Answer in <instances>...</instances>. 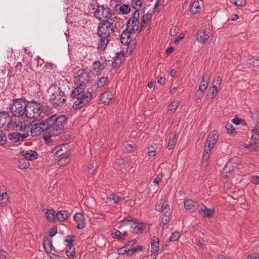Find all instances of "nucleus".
<instances>
[{
  "mask_svg": "<svg viewBox=\"0 0 259 259\" xmlns=\"http://www.w3.org/2000/svg\"><path fill=\"white\" fill-rule=\"evenodd\" d=\"M85 88V84L82 81L77 83L76 87L70 94L71 98L77 99L72 105L75 110L81 108L92 100V94L91 92L84 93Z\"/></svg>",
  "mask_w": 259,
  "mask_h": 259,
  "instance_id": "obj_1",
  "label": "nucleus"
},
{
  "mask_svg": "<svg viewBox=\"0 0 259 259\" xmlns=\"http://www.w3.org/2000/svg\"><path fill=\"white\" fill-rule=\"evenodd\" d=\"M113 23L108 20H102L99 24L97 29V35L100 38L98 42V49L104 50L110 39L109 36L113 32Z\"/></svg>",
  "mask_w": 259,
  "mask_h": 259,
  "instance_id": "obj_2",
  "label": "nucleus"
},
{
  "mask_svg": "<svg viewBox=\"0 0 259 259\" xmlns=\"http://www.w3.org/2000/svg\"><path fill=\"white\" fill-rule=\"evenodd\" d=\"M67 118L64 115L58 116L54 114L46 119L49 130L52 131L53 135H59L64 129Z\"/></svg>",
  "mask_w": 259,
  "mask_h": 259,
  "instance_id": "obj_3",
  "label": "nucleus"
},
{
  "mask_svg": "<svg viewBox=\"0 0 259 259\" xmlns=\"http://www.w3.org/2000/svg\"><path fill=\"white\" fill-rule=\"evenodd\" d=\"M27 101L25 98H15L13 100V104L10 107V111L15 117H26Z\"/></svg>",
  "mask_w": 259,
  "mask_h": 259,
  "instance_id": "obj_4",
  "label": "nucleus"
},
{
  "mask_svg": "<svg viewBox=\"0 0 259 259\" xmlns=\"http://www.w3.org/2000/svg\"><path fill=\"white\" fill-rule=\"evenodd\" d=\"M27 110L26 117L29 119L38 117L43 111L40 103L34 101H27Z\"/></svg>",
  "mask_w": 259,
  "mask_h": 259,
  "instance_id": "obj_5",
  "label": "nucleus"
},
{
  "mask_svg": "<svg viewBox=\"0 0 259 259\" xmlns=\"http://www.w3.org/2000/svg\"><path fill=\"white\" fill-rule=\"evenodd\" d=\"M66 101V96L60 87L56 89L50 99L51 103L55 107L62 106Z\"/></svg>",
  "mask_w": 259,
  "mask_h": 259,
  "instance_id": "obj_6",
  "label": "nucleus"
},
{
  "mask_svg": "<svg viewBox=\"0 0 259 259\" xmlns=\"http://www.w3.org/2000/svg\"><path fill=\"white\" fill-rule=\"evenodd\" d=\"M48 131V124L47 120L38 121L35 123L31 128V134L33 136H39L44 131Z\"/></svg>",
  "mask_w": 259,
  "mask_h": 259,
  "instance_id": "obj_7",
  "label": "nucleus"
},
{
  "mask_svg": "<svg viewBox=\"0 0 259 259\" xmlns=\"http://www.w3.org/2000/svg\"><path fill=\"white\" fill-rule=\"evenodd\" d=\"M219 139L217 131H213L208 136L206 143L205 147H206L208 150L212 149L216 144Z\"/></svg>",
  "mask_w": 259,
  "mask_h": 259,
  "instance_id": "obj_8",
  "label": "nucleus"
},
{
  "mask_svg": "<svg viewBox=\"0 0 259 259\" xmlns=\"http://www.w3.org/2000/svg\"><path fill=\"white\" fill-rule=\"evenodd\" d=\"M74 220L77 223L76 227L78 229H83L85 227V218L82 213H75L73 217Z\"/></svg>",
  "mask_w": 259,
  "mask_h": 259,
  "instance_id": "obj_9",
  "label": "nucleus"
},
{
  "mask_svg": "<svg viewBox=\"0 0 259 259\" xmlns=\"http://www.w3.org/2000/svg\"><path fill=\"white\" fill-rule=\"evenodd\" d=\"M140 13L138 10L135 11L133 14L132 17L130 18L126 23V28H129L131 26H138L139 25Z\"/></svg>",
  "mask_w": 259,
  "mask_h": 259,
  "instance_id": "obj_10",
  "label": "nucleus"
},
{
  "mask_svg": "<svg viewBox=\"0 0 259 259\" xmlns=\"http://www.w3.org/2000/svg\"><path fill=\"white\" fill-rule=\"evenodd\" d=\"M198 210L199 213L204 218L210 217L214 212V209L208 208L202 203L199 206Z\"/></svg>",
  "mask_w": 259,
  "mask_h": 259,
  "instance_id": "obj_11",
  "label": "nucleus"
},
{
  "mask_svg": "<svg viewBox=\"0 0 259 259\" xmlns=\"http://www.w3.org/2000/svg\"><path fill=\"white\" fill-rule=\"evenodd\" d=\"M107 61L104 60L102 62L100 61H95L93 64V69L95 71L97 74L100 75V72L107 66Z\"/></svg>",
  "mask_w": 259,
  "mask_h": 259,
  "instance_id": "obj_12",
  "label": "nucleus"
},
{
  "mask_svg": "<svg viewBox=\"0 0 259 259\" xmlns=\"http://www.w3.org/2000/svg\"><path fill=\"white\" fill-rule=\"evenodd\" d=\"M235 166L232 164L228 162L225 165L222 171V176L224 178H228L233 175Z\"/></svg>",
  "mask_w": 259,
  "mask_h": 259,
  "instance_id": "obj_13",
  "label": "nucleus"
},
{
  "mask_svg": "<svg viewBox=\"0 0 259 259\" xmlns=\"http://www.w3.org/2000/svg\"><path fill=\"white\" fill-rule=\"evenodd\" d=\"M210 36L209 30L204 29L198 32L197 35V39L199 42L204 44Z\"/></svg>",
  "mask_w": 259,
  "mask_h": 259,
  "instance_id": "obj_14",
  "label": "nucleus"
},
{
  "mask_svg": "<svg viewBox=\"0 0 259 259\" xmlns=\"http://www.w3.org/2000/svg\"><path fill=\"white\" fill-rule=\"evenodd\" d=\"M20 154L24 156L26 160H33L36 159L38 157L37 153L33 150L29 151L22 150L20 151Z\"/></svg>",
  "mask_w": 259,
  "mask_h": 259,
  "instance_id": "obj_15",
  "label": "nucleus"
},
{
  "mask_svg": "<svg viewBox=\"0 0 259 259\" xmlns=\"http://www.w3.org/2000/svg\"><path fill=\"white\" fill-rule=\"evenodd\" d=\"M209 76L206 73L203 75L199 87L200 91H205L206 90L209 82Z\"/></svg>",
  "mask_w": 259,
  "mask_h": 259,
  "instance_id": "obj_16",
  "label": "nucleus"
},
{
  "mask_svg": "<svg viewBox=\"0 0 259 259\" xmlns=\"http://www.w3.org/2000/svg\"><path fill=\"white\" fill-rule=\"evenodd\" d=\"M113 97L111 92H105L100 96V100L103 104H108L113 99Z\"/></svg>",
  "mask_w": 259,
  "mask_h": 259,
  "instance_id": "obj_17",
  "label": "nucleus"
},
{
  "mask_svg": "<svg viewBox=\"0 0 259 259\" xmlns=\"http://www.w3.org/2000/svg\"><path fill=\"white\" fill-rule=\"evenodd\" d=\"M199 204L196 201L192 199L186 200L184 201V207L187 210L198 209Z\"/></svg>",
  "mask_w": 259,
  "mask_h": 259,
  "instance_id": "obj_18",
  "label": "nucleus"
},
{
  "mask_svg": "<svg viewBox=\"0 0 259 259\" xmlns=\"http://www.w3.org/2000/svg\"><path fill=\"white\" fill-rule=\"evenodd\" d=\"M43 246L46 252L51 253L53 247L52 241L47 236L43 237Z\"/></svg>",
  "mask_w": 259,
  "mask_h": 259,
  "instance_id": "obj_19",
  "label": "nucleus"
},
{
  "mask_svg": "<svg viewBox=\"0 0 259 259\" xmlns=\"http://www.w3.org/2000/svg\"><path fill=\"white\" fill-rule=\"evenodd\" d=\"M132 228L133 229L132 232L134 234H141L145 229V225L143 223H138L134 222L132 225Z\"/></svg>",
  "mask_w": 259,
  "mask_h": 259,
  "instance_id": "obj_20",
  "label": "nucleus"
},
{
  "mask_svg": "<svg viewBox=\"0 0 259 259\" xmlns=\"http://www.w3.org/2000/svg\"><path fill=\"white\" fill-rule=\"evenodd\" d=\"M159 239L158 237L156 236H153L152 237L151 244L152 247L151 252L153 253L157 254L159 249Z\"/></svg>",
  "mask_w": 259,
  "mask_h": 259,
  "instance_id": "obj_21",
  "label": "nucleus"
},
{
  "mask_svg": "<svg viewBox=\"0 0 259 259\" xmlns=\"http://www.w3.org/2000/svg\"><path fill=\"white\" fill-rule=\"evenodd\" d=\"M9 117V112L6 111H0V129L6 126V123Z\"/></svg>",
  "mask_w": 259,
  "mask_h": 259,
  "instance_id": "obj_22",
  "label": "nucleus"
},
{
  "mask_svg": "<svg viewBox=\"0 0 259 259\" xmlns=\"http://www.w3.org/2000/svg\"><path fill=\"white\" fill-rule=\"evenodd\" d=\"M56 213L54 209L51 208L48 209L45 214L49 222L53 223L55 222L56 218Z\"/></svg>",
  "mask_w": 259,
  "mask_h": 259,
  "instance_id": "obj_23",
  "label": "nucleus"
},
{
  "mask_svg": "<svg viewBox=\"0 0 259 259\" xmlns=\"http://www.w3.org/2000/svg\"><path fill=\"white\" fill-rule=\"evenodd\" d=\"M68 217V212L66 210H61L56 213V217L59 222L65 221Z\"/></svg>",
  "mask_w": 259,
  "mask_h": 259,
  "instance_id": "obj_24",
  "label": "nucleus"
},
{
  "mask_svg": "<svg viewBox=\"0 0 259 259\" xmlns=\"http://www.w3.org/2000/svg\"><path fill=\"white\" fill-rule=\"evenodd\" d=\"M212 149H210V150H208L206 147H204V152L202 159L201 164L202 166H206L207 165V160L209 158V153L211 151Z\"/></svg>",
  "mask_w": 259,
  "mask_h": 259,
  "instance_id": "obj_25",
  "label": "nucleus"
},
{
  "mask_svg": "<svg viewBox=\"0 0 259 259\" xmlns=\"http://www.w3.org/2000/svg\"><path fill=\"white\" fill-rule=\"evenodd\" d=\"M145 249V247L141 245H138L134 248L128 249H124V253H127V256L132 255L134 253L137 252L138 251H142Z\"/></svg>",
  "mask_w": 259,
  "mask_h": 259,
  "instance_id": "obj_26",
  "label": "nucleus"
},
{
  "mask_svg": "<svg viewBox=\"0 0 259 259\" xmlns=\"http://www.w3.org/2000/svg\"><path fill=\"white\" fill-rule=\"evenodd\" d=\"M177 141V138L176 137V133L175 132L172 135V137L170 136L169 139L167 148L169 150L173 149L176 144Z\"/></svg>",
  "mask_w": 259,
  "mask_h": 259,
  "instance_id": "obj_27",
  "label": "nucleus"
},
{
  "mask_svg": "<svg viewBox=\"0 0 259 259\" xmlns=\"http://www.w3.org/2000/svg\"><path fill=\"white\" fill-rule=\"evenodd\" d=\"M52 133H53L52 131L49 130L48 131H46V133H45L42 136L44 140L48 144H49V143H50L52 142V140L51 139V138L52 137L56 136L58 135H53Z\"/></svg>",
  "mask_w": 259,
  "mask_h": 259,
  "instance_id": "obj_28",
  "label": "nucleus"
},
{
  "mask_svg": "<svg viewBox=\"0 0 259 259\" xmlns=\"http://www.w3.org/2000/svg\"><path fill=\"white\" fill-rule=\"evenodd\" d=\"M16 117H14V119L13 117H11L10 118V121L7 124L6 127L9 128L11 129L12 131H16L17 128V126H18V122L16 121Z\"/></svg>",
  "mask_w": 259,
  "mask_h": 259,
  "instance_id": "obj_29",
  "label": "nucleus"
},
{
  "mask_svg": "<svg viewBox=\"0 0 259 259\" xmlns=\"http://www.w3.org/2000/svg\"><path fill=\"white\" fill-rule=\"evenodd\" d=\"M75 254V248L73 244H70L67 245L66 254L69 257H73Z\"/></svg>",
  "mask_w": 259,
  "mask_h": 259,
  "instance_id": "obj_30",
  "label": "nucleus"
},
{
  "mask_svg": "<svg viewBox=\"0 0 259 259\" xmlns=\"http://www.w3.org/2000/svg\"><path fill=\"white\" fill-rule=\"evenodd\" d=\"M9 200L8 195L7 192H2L0 191V205H6L8 204Z\"/></svg>",
  "mask_w": 259,
  "mask_h": 259,
  "instance_id": "obj_31",
  "label": "nucleus"
},
{
  "mask_svg": "<svg viewBox=\"0 0 259 259\" xmlns=\"http://www.w3.org/2000/svg\"><path fill=\"white\" fill-rule=\"evenodd\" d=\"M67 145V144H62L60 145L56 146L53 150V154H55V155H58V156L63 155L65 153L61 152L63 150L62 148L63 147H66Z\"/></svg>",
  "mask_w": 259,
  "mask_h": 259,
  "instance_id": "obj_32",
  "label": "nucleus"
},
{
  "mask_svg": "<svg viewBox=\"0 0 259 259\" xmlns=\"http://www.w3.org/2000/svg\"><path fill=\"white\" fill-rule=\"evenodd\" d=\"M199 4V3L198 1H194L193 3L190 8V11L193 14H196L198 12H199L201 9Z\"/></svg>",
  "mask_w": 259,
  "mask_h": 259,
  "instance_id": "obj_33",
  "label": "nucleus"
},
{
  "mask_svg": "<svg viewBox=\"0 0 259 259\" xmlns=\"http://www.w3.org/2000/svg\"><path fill=\"white\" fill-rule=\"evenodd\" d=\"M119 11L122 14H127L131 11L130 5L124 4L119 7Z\"/></svg>",
  "mask_w": 259,
  "mask_h": 259,
  "instance_id": "obj_34",
  "label": "nucleus"
},
{
  "mask_svg": "<svg viewBox=\"0 0 259 259\" xmlns=\"http://www.w3.org/2000/svg\"><path fill=\"white\" fill-rule=\"evenodd\" d=\"M8 137L9 139L13 143H16L20 140L19 136H17V133L16 132L9 134Z\"/></svg>",
  "mask_w": 259,
  "mask_h": 259,
  "instance_id": "obj_35",
  "label": "nucleus"
},
{
  "mask_svg": "<svg viewBox=\"0 0 259 259\" xmlns=\"http://www.w3.org/2000/svg\"><path fill=\"white\" fill-rule=\"evenodd\" d=\"M69 162V158L68 156H65L60 158L57 161L58 164L60 166H63L65 164L68 163Z\"/></svg>",
  "mask_w": 259,
  "mask_h": 259,
  "instance_id": "obj_36",
  "label": "nucleus"
},
{
  "mask_svg": "<svg viewBox=\"0 0 259 259\" xmlns=\"http://www.w3.org/2000/svg\"><path fill=\"white\" fill-rule=\"evenodd\" d=\"M126 31H127V28H126L125 30H124L123 31L122 34L120 35L121 42L123 45L128 44V38H127V36L126 35Z\"/></svg>",
  "mask_w": 259,
  "mask_h": 259,
  "instance_id": "obj_37",
  "label": "nucleus"
},
{
  "mask_svg": "<svg viewBox=\"0 0 259 259\" xmlns=\"http://www.w3.org/2000/svg\"><path fill=\"white\" fill-rule=\"evenodd\" d=\"M107 81V77H102L99 79L98 82L96 83L97 87L100 88L104 87Z\"/></svg>",
  "mask_w": 259,
  "mask_h": 259,
  "instance_id": "obj_38",
  "label": "nucleus"
},
{
  "mask_svg": "<svg viewBox=\"0 0 259 259\" xmlns=\"http://www.w3.org/2000/svg\"><path fill=\"white\" fill-rule=\"evenodd\" d=\"M102 15L103 17L107 18V19H111V10L107 7L105 10H102Z\"/></svg>",
  "mask_w": 259,
  "mask_h": 259,
  "instance_id": "obj_39",
  "label": "nucleus"
},
{
  "mask_svg": "<svg viewBox=\"0 0 259 259\" xmlns=\"http://www.w3.org/2000/svg\"><path fill=\"white\" fill-rule=\"evenodd\" d=\"M142 3L140 0H132V7L137 10H138V11H139V8H138L139 7L140 8L142 6Z\"/></svg>",
  "mask_w": 259,
  "mask_h": 259,
  "instance_id": "obj_40",
  "label": "nucleus"
},
{
  "mask_svg": "<svg viewBox=\"0 0 259 259\" xmlns=\"http://www.w3.org/2000/svg\"><path fill=\"white\" fill-rule=\"evenodd\" d=\"M7 141V137L2 130H0V145H4Z\"/></svg>",
  "mask_w": 259,
  "mask_h": 259,
  "instance_id": "obj_41",
  "label": "nucleus"
},
{
  "mask_svg": "<svg viewBox=\"0 0 259 259\" xmlns=\"http://www.w3.org/2000/svg\"><path fill=\"white\" fill-rule=\"evenodd\" d=\"M180 237V235L178 231H176L171 235L169 238V241L171 242L177 241L179 240Z\"/></svg>",
  "mask_w": 259,
  "mask_h": 259,
  "instance_id": "obj_42",
  "label": "nucleus"
},
{
  "mask_svg": "<svg viewBox=\"0 0 259 259\" xmlns=\"http://www.w3.org/2000/svg\"><path fill=\"white\" fill-rule=\"evenodd\" d=\"M17 128L16 131H23L25 128L26 124L25 123L24 120L21 121L20 120H19L17 123Z\"/></svg>",
  "mask_w": 259,
  "mask_h": 259,
  "instance_id": "obj_43",
  "label": "nucleus"
},
{
  "mask_svg": "<svg viewBox=\"0 0 259 259\" xmlns=\"http://www.w3.org/2000/svg\"><path fill=\"white\" fill-rule=\"evenodd\" d=\"M180 104V102L179 101H176L173 102H171L169 105V110L171 111H175Z\"/></svg>",
  "mask_w": 259,
  "mask_h": 259,
  "instance_id": "obj_44",
  "label": "nucleus"
},
{
  "mask_svg": "<svg viewBox=\"0 0 259 259\" xmlns=\"http://www.w3.org/2000/svg\"><path fill=\"white\" fill-rule=\"evenodd\" d=\"M225 127L228 132V133L229 134H233L235 131V129L233 125L230 122L227 123Z\"/></svg>",
  "mask_w": 259,
  "mask_h": 259,
  "instance_id": "obj_45",
  "label": "nucleus"
},
{
  "mask_svg": "<svg viewBox=\"0 0 259 259\" xmlns=\"http://www.w3.org/2000/svg\"><path fill=\"white\" fill-rule=\"evenodd\" d=\"M252 135L251 139L253 140L257 141L259 139V132L257 128H254L252 130Z\"/></svg>",
  "mask_w": 259,
  "mask_h": 259,
  "instance_id": "obj_46",
  "label": "nucleus"
},
{
  "mask_svg": "<svg viewBox=\"0 0 259 259\" xmlns=\"http://www.w3.org/2000/svg\"><path fill=\"white\" fill-rule=\"evenodd\" d=\"M232 3L237 6H244L246 5V0H230Z\"/></svg>",
  "mask_w": 259,
  "mask_h": 259,
  "instance_id": "obj_47",
  "label": "nucleus"
},
{
  "mask_svg": "<svg viewBox=\"0 0 259 259\" xmlns=\"http://www.w3.org/2000/svg\"><path fill=\"white\" fill-rule=\"evenodd\" d=\"M96 167V166L95 167L94 162H91L88 165V172L91 175H94Z\"/></svg>",
  "mask_w": 259,
  "mask_h": 259,
  "instance_id": "obj_48",
  "label": "nucleus"
},
{
  "mask_svg": "<svg viewBox=\"0 0 259 259\" xmlns=\"http://www.w3.org/2000/svg\"><path fill=\"white\" fill-rule=\"evenodd\" d=\"M121 61L118 58H116L112 63L113 68L117 69L120 67Z\"/></svg>",
  "mask_w": 259,
  "mask_h": 259,
  "instance_id": "obj_49",
  "label": "nucleus"
},
{
  "mask_svg": "<svg viewBox=\"0 0 259 259\" xmlns=\"http://www.w3.org/2000/svg\"><path fill=\"white\" fill-rule=\"evenodd\" d=\"M217 93H215L212 91L211 89H210L206 96V98L207 100L212 99L213 97L216 96Z\"/></svg>",
  "mask_w": 259,
  "mask_h": 259,
  "instance_id": "obj_50",
  "label": "nucleus"
},
{
  "mask_svg": "<svg viewBox=\"0 0 259 259\" xmlns=\"http://www.w3.org/2000/svg\"><path fill=\"white\" fill-rule=\"evenodd\" d=\"M156 148L153 145L148 148V154L150 156H154L155 155Z\"/></svg>",
  "mask_w": 259,
  "mask_h": 259,
  "instance_id": "obj_51",
  "label": "nucleus"
},
{
  "mask_svg": "<svg viewBox=\"0 0 259 259\" xmlns=\"http://www.w3.org/2000/svg\"><path fill=\"white\" fill-rule=\"evenodd\" d=\"M254 60H255V57L252 56L250 58H249L247 59V63L248 64H249V65H250L252 67H257V64H256L255 61Z\"/></svg>",
  "mask_w": 259,
  "mask_h": 259,
  "instance_id": "obj_52",
  "label": "nucleus"
},
{
  "mask_svg": "<svg viewBox=\"0 0 259 259\" xmlns=\"http://www.w3.org/2000/svg\"><path fill=\"white\" fill-rule=\"evenodd\" d=\"M161 211L164 214V215L165 216H170L171 214L170 208L168 204H166V206H165V208H163Z\"/></svg>",
  "mask_w": 259,
  "mask_h": 259,
  "instance_id": "obj_53",
  "label": "nucleus"
},
{
  "mask_svg": "<svg viewBox=\"0 0 259 259\" xmlns=\"http://www.w3.org/2000/svg\"><path fill=\"white\" fill-rule=\"evenodd\" d=\"M115 236L114 238L120 240H124V238L122 237L121 233L117 230H116L115 233H114Z\"/></svg>",
  "mask_w": 259,
  "mask_h": 259,
  "instance_id": "obj_54",
  "label": "nucleus"
},
{
  "mask_svg": "<svg viewBox=\"0 0 259 259\" xmlns=\"http://www.w3.org/2000/svg\"><path fill=\"white\" fill-rule=\"evenodd\" d=\"M30 165V163L28 161H22L21 160L19 162V166L21 168H27Z\"/></svg>",
  "mask_w": 259,
  "mask_h": 259,
  "instance_id": "obj_55",
  "label": "nucleus"
},
{
  "mask_svg": "<svg viewBox=\"0 0 259 259\" xmlns=\"http://www.w3.org/2000/svg\"><path fill=\"white\" fill-rule=\"evenodd\" d=\"M137 243V240L136 239L131 240L127 242H126L123 248H124L125 249H126L128 246H133Z\"/></svg>",
  "mask_w": 259,
  "mask_h": 259,
  "instance_id": "obj_56",
  "label": "nucleus"
},
{
  "mask_svg": "<svg viewBox=\"0 0 259 259\" xmlns=\"http://www.w3.org/2000/svg\"><path fill=\"white\" fill-rule=\"evenodd\" d=\"M163 177L162 173L161 172L159 175L157 176V177L154 179L153 181V183L156 184H159V183L161 182L162 179Z\"/></svg>",
  "mask_w": 259,
  "mask_h": 259,
  "instance_id": "obj_57",
  "label": "nucleus"
},
{
  "mask_svg": "<svg viewBox=\"0 0 259 259\" xmlns=\"http://www.w3.org/2000/svg\"><path fill=\"white\" fill-rule=\"evenodd\" d=\"M57 233V228L56 226L53 227L49 232V235L52 237Z\"/></svg>",
  "mask_w": 259,
  "mask_h": 259,
  "instance_id": "obj_58",
  "label": "nucleus"
},
{
  "mask_svg": "<svg viewBox=\"0 0 259 259\" xmlns=\"http://www.w3.org/2000/svg\"><path fill=\"white\" fill-rule=\"evenodd\" d=\"M134 222V218H131L128 219L127 218H124L123 219H122L121 221H120V223L121 224H123V225H125L128 224V222Z\"/></svg>",
  "mask_w": 259,
  "mask_h": 259,
  "instance_id": "obj_59",
  "label": "nucleus"
},
{
  "mask_svg": "<svg viewBox=\"0 0 259 259\" xmlns=\"http://www.w3.org/2000/svg\"><path fill=\"white\" fill-rule=\"evenodd\" d=\"M232 122L236 125H239L242 122H244V120L240 119L239 118L236 117L232 119Z\"/></svg>",
  "mask_w": 259,
  "mask_h": 259,
  "instance_id": "obj_60",
  "label": "nucleus"
},
{
  "mask_svg": "<svg viewBox=\"0 0 259 259\" xmlns=\"http://www.w3.org/2000/svg\"><path fill=\"white\" fill-rule=\"evenodd\" d=\"M74 236L67 235L65 239V241L68 243V244H73V238Z\"/></svg>",
  "mask_w": 259,
  "mask_h": 259,
  "instance_id": "obj_61",
  "label": "nucleus"
},
{
  "mask_svg": "<svg viewBox=\"0 0 259 259\" xmlns=\"http://www.w3.org/2000/svg\"><path fill=\"white\" fill-rule=\"evenodd\" d=\"M204 91H201L199 90H197L195 93V97H196V99H201L203 96V92Z\"/></svg>",
  "mask_w": 259,
  "mask_h": 259,
  "instance_id": "obj_62",
  "label": "nucleus"
},
{
  "mask_svg": "<svg viewBox=\"0 0 259 259\" xmlns=\"http://www.w3.org/2000/svg\"><path fill=\"white\" fill-rule=\"evenodd\" d=\"M247 259H259V254L257 253L249 254L247 255Z\"/></svg>",
  "mask_w": 259,
  "mask_h": 259,
  "instance_id": "obj_63",
  "label": "nucleus"
},
{
  "mask_svg": "<svg viewBox=\"0 0 259 259\" xmlns=\"http://www.w3.org/2000/svg\"><path fill=\"white\" fill-rule=\"evenodd\" d=\"M152 17V14L150 13H147L144 15L142 18V20H145L147 22Z\"/></svg>",
  "mask_w": 259,
  "mask_h": 259,
  "instance_id": "obj_64",
  "label": "nucleus"
}]
</instances>
